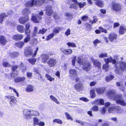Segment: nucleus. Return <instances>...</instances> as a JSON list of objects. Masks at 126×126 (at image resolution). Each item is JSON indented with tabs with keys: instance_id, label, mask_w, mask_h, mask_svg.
Segmentation results:
<instances>
[{
	"instance_id": "nucleus-50",
	"label": "nucleus",
	"mask_w": 126,
	"mask_h": 126,
	"mask_svg": "<svg viewBox=\"0 0 126 126\" xmlns=\"http://www.w3.org/2000/svg\"><path fill=\"white\" fill-rule=\"evenodd\" d=\"M53 122L56 123H57L61 124L62 123V122L61 120L59 119H55L53 120Z\"/></svg>"
},
{
	"instance_id": "nucleus-36",
	"label": "nucleus",
	"mask_w": 126,
	"mask_h": 126,
	"mask_svg": "<svg viewBox=\"0 0 126 126\" xmlns=\"http://www.w3.org/2000/svg\"><path fill=\"white\" fill-rule=\"evenodd\" d=\"M45 77L47 79L50 81H52L54 80V79L51 77L50 75L48 74H46L45 75Z\"/></svg>"
},
{
	"instance_id": "nucleus-18",
	"label": "nucleus",
	"mask_w": 126,
	"mask_h": 126,
	"mask_svg": "<svg viewBox=\"0 0 126 126\" xmlns=\"http://www.w3.org/2000/svg\"><path fill=\"white\" fill-rule=\"evenodd\" d=\"M45 1V0H36L35 1L34 5L40 6L42 5Z\"/></svg>"
},
{
	"instance_id": "nucleus-31",
	"label": "nucleus",
	"mask_w": 126,
	"mask_h": 126,
	"mask_svg": "<svg viewBox=\"0 0 126 126\" xmlns=\"http://www.w3.org/2000/svg\"><path fill=\"white\" fill-rule=\"evenodd\" d=\"M23 13L25 15H28L30 13V11L27 8H25L22 11Z\"/></svg>"
},
{
	"instance_id": "nucleus-28",
	"label": "nucleus",
	"mask_w": 126,
	"mask_h": 126,
	"mask_svg": "<svg viewBox=\"0 0 126 126\" xmlns=\"http://www.w3.org/2000/svg\"><path fill=\"white\" fill-rule=\"evenodd\" d=\"M126 31V29H125L123 26H121L120 27L119 33L120 34H123Z\"/></svg>"
},
{
	"instance_id": "nucleus-9",
	"label": "nucleus",
	"mask_w": 126,
	"mask_h": 126,
	"mask_svg": "<svg viewBox=\"0 0 126 126\" xmlns=\"http://www.w3.org/2000/svg\"><path fill=\"white\" fill-rule=\"evenodd\" d=\"M53 13L52 9V6L51 5L49 6L46 7V14L48 16H51Z\"/></svg>"
},
{
	"instance_id": "nucleus-52",
	"label": "nucleus",
	"mask_w": 126,
	"mask_h": 126,
	"mask_svg": "<svg viewBox=\"0 0 126 126\" xmlns=\"http://www.w3.org/2000/svg\"><path fill=\"white\" fill-rule=\"evenodd\" d=\"M90 96L92 98H94L95 97V94L94 90H91Z\"/></svg>"
},
{
	"instance_id": "nucleus-41",
	"label": "nucleus",
	"mask_w": 126,
	"mask_h": 126,
	"mask_svg": "<svg viewBox=\"0 0 126 126\" xmlns=\"http://www.w3.org/2000/svg\"><path fill=\"white\" fill-rule=\"evenodd\" d=\"M72 52V50L71 49H66L64 54L65 55H68L71 54Z\"/></svg>"
},
{
	"instance_id": "nucleus-27",
	"label": "nucleus",
	"mask_w": 126,
	"mask_h": 126,
	"mask_svg": "<svg viewBox=\"0 0 126 126\" xmlns=\"http://www.w3.org/2000/svg\"><path fill=\"white\" fill-rule=\"evenodd\" d=\"M34 88L31 85H28L26 89V90L28 92H31L33 91Z\"/></svg>"
},
{
	"instance_id": "nucleus-21",
	"label": "nucleus",
	"mask_w": 126,
	"mask_h": 126,
	"mask_svg": "<svg viewBox=\"0 0 126 126\" xmlns=\"http://www.w3.org/2000/svg\"><path fill=\"white\" fill-rule=\"evenodd\" d=\"M11 100L10 101V105L12 106H14L16 103V100L15 98L13 97L12 96L10 99Z\"/></svg>"
},
{
	"instance_id": "nucleus-40",
	"label": "nucleus",
	"mask_w": 126,
	"mask_h": 126,
	"mask_svg": "<svg viewBox=\"0 0 126 126\" xmlns=\"http://www.w3.org/2000/svg\"><path fill=\"white\" fill-rule=\"evenodd\" d=\"M98 56L100 58L106 57L108 56L107 54L106 53H101L99 54Z\"/></svg>"
},
{
	"instance_id": "nucleus-48",
	"label": "nucleus",
	"mask_w": 126,
	"mask_h": 126,
	"mask_svg": "<svg viewBox=\"0 0 126 126\" xmlns=\"http://www.w3.org/2000/svg\"><path fill=\"white\" fill-rule=\"evenodd\" d=\"M38 28L37 27H35L34 28V31L32 34L33 36H35L38 31Z\"/></svg>"
},
{
	"instance_id": "nucleus-29",
	"label": "nucleus",
	"mask_w": 126,
	"mask_h": 126,
	"mask_svg": "<svg viewBox=\"0 0 126 126\" xmlns=\"http://www.w3.org/2000/svg\"><path fill=\"white\" fill-rule=\"evenodd\" d=\"M95 104L97 105L101 104L103 105L104 104V101L103 99H98L95 100Z\"/></svg>"
},
{
	"instance_id": "nucleus-57",
	"label": "nucleus",
	"mask_w": 126,
	"mask_h": 126,
	"mask_svg": "<svg viewBox=\"0 0 126 126\" xmlns=\"http://www.w3.org/2000/svg\"><path fill=\"white\" fill-rule=\"evenodd\" d=\"M32 73L31 72H27V76L28 78L30 79L32 77Z\"/></svg>"
},
{
	"instance_id": "nucleus-26",
	"label": "nucleus",
	"mask_w": 126,
	"mask_h": 126,
	"mask_svg": "<svg viewBox=\"0 0 126 126\" xmlns=\"http://www.w3.org/2000/svg\"><path fill=\"white\" fill-rule=\"evenodd\" d=\"M35 1V0H31V1L28 2L25 5L27 7H31L34 5Z\"/></svg>"
},
{
	"instance_id": "nucleus-23",
	"label": "nucleus",
	"mask_w": 126,
	"mask_h": 126,
	"mask_svg": "<svg viewBox=\"0 0 126 126\" xmlns=\"http://www.w3.org/2000/svg\"><path fill=\"white\" fill-rule=\"evenodd\" d=\"M39 114V112L36 110H31V117L33 116H38Z\"/></svg>"
},
{
	"instance_id": "nucleus-32",
	"label": "nucleus",
	"mask_w": 126,
	"mask_h": 126,
	"mask_svg": "<svg viewBox=\"0 0 126 126\" xmlns=\"http://www.w3.org/2000/svg\"><path fill=\"white\" fill-rule=\"evenodd\" d=\"M24 45V43L22 42H19L18 43H15V46L16 47H19L21 48Z\"/></svg>"
},
{
	"instance_id": "nucleus-49",
	"label": "nucleus",
	"mask_w": 126,
	"mask_h": 126,
	"mask_svg": "<svg viewBox=\"0 0 126 126\" xmlns=\"http://www.w3.org/2000/svg\"><path fill=\"white\" fill-rule=\"evenodd\" d=\"M53 17L55 20H59L60 19V17L58 16L56 13H54L53 15Z\"/></svg>"
},
{
	"instance_id": "nucleus-16",
	"label": "nucleus",
	"mask_w": 126,
	"mask_h": 126,
	"mask_svg": "<svg viewBox=\"0 0 126 126\" xmlns=\"http://www.w3.org/2000/svg\"><path fill=\"white\" fill-rule=\"evenodd\" d=\"M23 36L22 34H16L13 36V39L14 40H20L22 39Z\"/></svg>"
},
{
	"instance_id": "nucleus-33",
	"label": "nucleus",
	"mask_w": 126,
	"mask_h": 126,
	"mask_svg": "<svg viewBox=\"0 0 126 126\" xmlns=\"http://www.w3.org/2000/svg\"><path fill=\"white\" fill-rule=\"evenodd\" d=\"M95 4L96 5L101 7H102L104 6L103 2L100 0H99L95 2Z\"/></svg>"
},
{
	"instance_id": "nucleus-10",
	"label": "nucleus",
	"mask_w": 126,
	"mask_h": 126,
	"mask_svg": "<svg viewBox=\"0 0 126 126\" xmlns=\"http://www.w3.org/2000/svg\"><path fill=\"white\" fill-rule=\"evenodd\" d=\"M28 16H26L25 17H20L19 19V22L21 24H24L29 20Z\"/></svg>"
},
{
	"instance_id": "nucleus-55",
	"label": "nucleus",
	"mask_w": 126,
	"mask_h": 126,
	"mask_svg": "<svg viewBox=\"0 0 126 126\" xmlns=\"http://www.w3.org/2000/svg\"><path fill=\"white\" fill-rule=\"evenodd\" d=\"M78 6L80 8H83L86 5V3L85 2L82 3L78 2Z\"/></svg>"
},
{
	"instance_id": "nucleus-44",
	"label": "nucleus",
	"mask_w": 126,
	"mask_h": 126,
	"mask_svg": "<svg viewBox=\"0 0 126 126\" xmlns=\"http://www.w3.org/2000/svg\"><path fill=\"white\" fill-rule=\"evenodd\" d=\"M65 114L66 116L67 119L68 120H70L72 121L73 120V118L68 112H65Z\"/></svg>"
},
{
	"instance_id": "nucleus-61",
	"label": "nucleus",
	"mask_w": 126,
	"mask_h": 126,
	"mask_svg": "<svg viewBox=\"0 0 126 126\" xmlns=\"http://www.w3.org/2000/svg\"><path fill=\"white\" fill-rule=\"evenodd\" d=\"M37 125L39 126H44L45 125V123L44 122L40 121L39 122Z\"/></svg>"
},
{
	"instance_id": "nucleus-5",
	"label": "nucleus",
	"mask_w": 126,
	"mask_h": 126,
	"mask_svg": "<svg viewBox=\"0 0 126 126\" xmlns=\"http://www.w3.org/2000/svg\"><path fill=\"white\" fill-rule=\"evenodd\" d=\"M38 49V48L37 47L34 53H33L32 48L30 47H27L25 50V55L26 56H32L33 57H34L36 56Z\"/></svg>"
},
{
	"instance_id": "nucleus-22",
	"label": "nucleus",
	"mask_w": 126,
	"mask_h": 126,
	"mask_svg": "<svg viewBox=\"0 0 126 126\" xmlns=\"http://www.w3.org/2000/svg\"><path fill=\"white\" fill-rule=\"evenodd\" d=\"M25 78L24 77H18L16 78H15L14 81L16 82L20 81H23L25 80Z\"/></svg>"
},
{
	"instance_id": "nucleus-30",
	"label": "nucleus",
	"mask_w": 126,
	"mask_h": 126,
	"mask_svg": "<svg viewBox=\"0 0 126 126\" xmlns=\"http://www.w3.org/2000/svg\"><path fill=\"white\" fill-rule=\"evenodd\" d=\"M33 125H37L39 122V119L36 117H34L33 118Z\"/></svg>"
},
{
	"instance_id": "nucleus-58",
	"label": "nucleus",
	"mask_w": 126,
	"mask_h": 126,
	"mask_svg": "<svg viewBox=\"0 0 126 126\" xmlns=\"http://www.w3.org/2000/svg\"><path fill=\"white\" fill-rule=\"evenodd\" d=\"M106 111V110L105 107H103L100 110V112L102 114H104Z\"/></svg>"
},
{
	"instance_id": "nucleus-4",
	"label": "nucleus",
	"mask_w": 126,
	"mask_h": 126,
	"mask_svg": "<svg viewBox=\"0 0 126 126\" xmlns=\"http://www.w3.org/2000/svg\"><path fill=\"white\" fill-rule=\"evenodd\" d=\"M104 61L106 64H104L103 66V68L106 71H107L109 70V68L108 63L110 62L114 64L116 62L117 60L116 58H115V59H113L111 57H110L106 59H105Z\"/></svg>"
},
{
	"instance_id": "nucleus-7",
	"label": "nucleus",
	"mask_w": 126,
	"mask_h": 126,
	"mask_svg": "<svg viewBox=\"0 0 126 126\" xmlns=\"http://www.w3.org/2000/svg\"><path fill=\"white\" fill-rule=\"evenodd\" d=\"M112 4V8L114 11L118 12L121 10V6L119 3H113Z\"/></svg>"
},
{
	"instance_id": "nucleus-3",
	"label": "nucleus",
	"mask_w": 126,
	"mask_h": 126,
	"mask_svg": "<svg viewBox=\"0 0 126 126\" xmlns=\"http://www.w3.org/2000/svg\"><path fill=\"white\" fill-rule=\"evenodd\" d=\"M116 69L115 71L116 73L119 74L121 73L122 71L126 70V63L120 62L118 63H117L116 65Z\"/></svg>"
},
{
	"instance_id": "nucleus-59",
	"label": "nucleus",
	"mask_w": 126,
	"mask_h": 126,
	"mask_svg": "<svg viewBox=\"0 0 126 126\" xmlns=\"http://www.w3.org/2000/svg\"><path fill=\"white\" fill-rule=\"evenodd\" d=\"M99 29L100 31L102 32H104L106 33H107V30L106 29H105L102 27H99Z\"/></svg>"
},
{
	"instance_id": "nucleus-20",
	"label": "nucleus",
	"mask_w": 126,
	"mask_h": 126,
	"mask_svg": "<svg viewBox=\"0 0 126 126\" xmlns=\"http://www.w3.org/2000/svg\"><path fill=\"white\" fill-rule=\"evenodd\" d=\"M96 90L98 94H103L105 89L103 88H98L96 89Z\"/></svg>"
},
{
	"instance_id": "nucleus-12",
	"label": "nucleus",
	"mask_w": 126,
	"mask_h": 126,
	"mask_svg": "<svg viewBox=\"0 0 126 126\" xmlns=\"http://www.w3.org/2000/svg\"><path fill=\"white\" fill-rule=\"evenodd\" d=\"M69 73L70 76L74 78L77 75V71L74 69H71L69 71Z\"/></svg>"
},
{
	"instance_id": "nucleus-62",
	"label": "nucleus",
	"mask_w": 126,
	"mask_h": 126,
	"mask_svg": "<svg viewBox=\"0 0 126 126\" xmlns=\"http://www.w3.org/2000/svg\"><path fill=\"white\" fill-rule=\"evenodd\" d=\"M70 30L69 29H68L66 32H65V34L67 36H68L70 34Z\"/></svg>"
},
{
	"instance_id": "nucleus-45",
	"label": "nucleus",
	"mask_w": 126,
	"mask_h": 126,
	"mask_svg": "<svg viewBox=\"0 0 126 126\" xmlns=\"http://www.w3.org/2000/svg\"><path fill=\"white\" fill-rule=\"evenodd\" d=\"M2 65L3 66L5 67H8L11 66V65L9 63L7 62H4L3 63Z\"/></svg>"
},
{
	"instance_id": "nucleus-34",
	"label": "nucleus",
	"mask_w": 126,
	"mask_h": 126,
	"mask_svg": "<svg viewBox=\"0 0 126 126\" xmlns=\"http://www.w3.org/2000/svg\"><path fill=\"white\" fill-rule=\"evenodd\" d=\"M8 15L6 14V13H3L0 15V23H1L3 20V18L5 16H7Z\"/></svg>"
},
{
	"instance_id": "nucleus-6",
	"label": "nucleus",
	"mask_w": 126,
	"mask_h": 126,
	"mask_svg": "<svg viewBox=\"0 0 126 126\" xmlns=\"http://www.w3.org/2000/svg\"><path fill=\"white\" fill-rule=\"evenodd\" d=\"M23 113L24 116L25 118L28 119L31 117V110L24 109L23 111Z\"/></svg>"
},
{
	"instance_id": "nucleus-37",
	"label": "nucleus",
	"mask_w": 126,
	"mask_h": 126,
	"mask_svg": "<svg viewBox=\"0 0 126 126\" xmlns=\"http://www.w3.org/2000/svg\"><path fill=\"white\" fill-rule=\"evenodd\" d=\"M29 62L31 64H33L36 62V59L35 58H31L28 59Z\"/></svg>"
},
{
	"instance_id": "nucleus-2",
	"label": "nucleus",
	"mask_w": 126,
	"mask_h": 126,
	"mask_svg": "<svg viewBox=\"0 0 126 126\" xmlns=\"http://www.w3.org/2000/svg\"><path fill=\"white\" fill-rule=\"evenodd\" d=\"M77 62L80 64L83 65V68L84 70L87 71L90 69L91 65L90 63L88 62H85L82 57H78L77 60Z\"/></svg>"
},
{
	"instance_id": "nucleus-17",
	"label": "nucleus",
	"mask_w": 126,
	"mask_h": 126,
	"mask_svg": "<svg viewBox=\"0 0 126 126\" xmlns=\"http://www.w3.org/2000/svg\"><path fill=\"white\" fill-rule=\"evenodd\" d=\"M7 42L5 37L4 36H0V43L2 45H5Z\"/></svg>"
},
{
	"instance_id": "nucleus-47",
	"label": "nucleus",
	"mask_w": 126,
	"mask_h": 126,
	"mask_svg": "<svg viewBox=\"0 0 126 126\" xmlns=\"http://www.w3.org/2000/svg\"><path fill=\"white\" fill-rule=\"evenodd\" d=\"M66 44L69 47H76L75 44L73 42H68Z\"/></svg>"
},
{
	"instance_id": "nucleus-43",
	"label": "nucleus",
	"mask_w": 126,
	"mask_h": 126,
	"mask_svg": "<svg viewBox=\"0 0 126 126\" xmlns=\"http://www.w3.org/2000/svg\"><path fill=\"white\" fill-rule=\"evenodd\" d=\"M114 78L113 76L112 75H110L108 76H107L106 78V80L107 81H109L112 79Z\"/></svg>"
},
{
	"instance_id": "nucleus-63",
	"label": "nucleus",
	"mask_w": 126,
	"mask_h": 126,
	"mask_svg": "<svg viewBox=\"0 0 126 126\" xmlns=\"http://www.w3.org/2000/svg\"><path fill=\"white\" fill-rule=\"evenodd\" d=\"M30 29H26L25 31V33L27 36H30Z\"/></svg>"
},
{
	"instance_id": "nucleus-60",
	"label": "nucleus",
	"mask_w": 126,
	"mask_h": 126,
	"mask_svg": "<svg viewBox=\"0 0 126 126\" xmlns=\"http://www.w3.org/2000/svg\"><path fill=\"white\" fill-rule=\"evenodd\" d=\"M116 85H117L118 86H120L121 87L119 88L120 89L122 90L123 91L124 90V87H123L122 85H120V83L119 82H116Z\"/></svg>"
},
{
	"instance_id": "nucleus-14",
	"label": "nucleus",
	"mask_w": 126,
	"mask_h": 126,
	"mask_svg": "<svg viewBox=\"0 0 126 126\" xmlns=\"http://www.w3.org/2000/svg\"><path fill=\"white\" fill-rule=\"evenodd\" d=\"M117 35L113 33H111L109 35V40L111 42H112L114 40L116 39Z\"/></svg>"
},
{
	"instance_id": "nucleus-42",
	"label": "nucleus",
	"mask_w": 126,
	"mask_h": 126,
	"mask_svg": "<svg viewBox=\"0 0 126 126\" xmlns=\"http://www.w3.org/2000/svg\"><path fill=\"white\" fill-rule=\"evenodd\" d=\"M114 107V110L118 111V112L120 113L122 112L123 111V110L121 109L120 106Z\"/></svg>"
},
{
	"instance_id": "nucleus-24",
	"label": "nucleus",
	"mask_w": 126,
	"mask_h": 126,
	"mask_svg": "<svg viewBox=\"0 0 126 126\" xmlns=\"http://www.w3.org/2000/svg\"><path fill=\"white\" fill-rule=\"evenodd\" d=\"M93 63L94 66L98 69L100 68V63L99 61L96 60H95L93 61Z\"/></svg>"
},
{
	"instance_id": "nucleus-56",
	"label": "nucleus",
	"mask_w": 126,
	"mask_h": 126,
	"mask_svg": "<svg viewBox=\"0 0 126 126\" xmlns=\"http://www.w3.org/2000/svg\"><path fill=\"white\" fill-rule=\"evenodd\" d=\"M114 105L110 107L108 111L109 113H111V112L114 110Z\"/></svg>"
},
{
	"instance_id": "nucleus-64",
	"label": "nucleus",
	"mask_w": 126,
	"mask_h": 126,
	"mask_svg": "<svg viewBox=\"0 0 126 126\" xmlns=\"http://www.w3.org/2000/svg\"><path fill=\"white\" fill-rule=\"evenodd\" d=\"M88 19V17L87 16H82V19L83 21H86Z\"/></svg>"
},
{
	"instance_id": "nucleus-53",
	"label": "nucleus",
	"mask_w": 126,
	"mask_h": 126,
	"mask_svg": "<svg viewBox=\"0 0 126 126\" xmlns=\"http://www.w3.org/2000/svg\"><path fill=\"white\" fill-rule=\"evenodd\" d=\"M31 44L33 45H35L38 43L37 40L36 39H32L31 41Z\"/></svg>"
},
{
	"instance_id": "nucleus-19",
	"label": "nucleus",
	"mask_w": 126,
	"mask_h": 126,
	"mask_svg": "<svg viewBox=\"0 0 126 126\" xmlns=\"http://www.w3.org/2000/svg\"><path fill=\"white\" fill-rule=\"evenodd\" d=\"M42 58V61L43 62L45 63L46 62L49 58L48 55L44 54L41 56Z\"/></svg>"
},
{
	"instance_id": "nucleus-1",
	"label": "nucleus",
	"mask_w": 126,
	"mask_h": 126,
	"mask_svg": "<svg viewBox=\"0 0 126 126\" xmlns=\"http://www.w3.org/2000/svg\"><path fill=\"white\" fill-rule=\"evenodd\" d=\"M108 93L109 97L116 100L117 103L123 106L126 105V103L123 99L122 95H116L114 90L110 91L108 92Z\"/></svg>"
},
{
	"instance_id": "nucleus-38",
	"label": "nucleus",
	"mask_w": 126,
	"mask_h": 126,
	"mask_svg": "<svg viewBox=\"0 0 126 126\" xmlns=\"http://www.w3.org/2000/svg\"><path fill=\"white\" fill-rule=\"evenodd\" d=\"M47 31V30L46 29H45L43 28L42 29L40 30L39 32H38L37 34H44Z\"/></svg>"
},
{
	"instance_id": "nucleus-35",
	"label": "nucleus",
	"mask_w": 126,
	"mask_h": 126,
	"mask_svg": "<svg viewBox=\"0 0 126 126\" xmlns=\"http://www.w3.org/2000/svg\"><path fill=\"white\" fill-rule=\"evenodd\" d=\"M50 98L52 101L58 104H60V102L58 101L56 98L54 97L53 95H51L50 96Z\"/></svg>"
},
{
	"instance_id": "nucleus-46",
	"label": "nucleus",
	"mask_w": 126,
	"mask_h": 126,
	"mask_svg": "<svg viewBox=\"0 0 126 126\" xmlns=\"http://www.w3.org/2000/svg\"><path fill=\"white\" fill-rule=\"evenodd\" d=\"M54 33L51 34H49L47 37V38L46 39V40L48 41L52 38L54 37Z\"/></svg>"
},
{
	"instance_id": "nucleus-25",
	"label": "nucleus",
	"mask_w": 126,
	"mask_h": 126,
	"mask_svg": "<svg viewBox=\"0 0 126 126\" xmlns=\"http://www.w3.org/2000/svg\"><path fill=\"white\" fill-rule=\"evenodd\" d=\"M17 30L20 33H23L24 31V27L22 25H18L17 27Z\"/></svg>"
},
{
	"instance_id": "nucleus-15",
	"label": "nucleus",
	"mask_w": 126,
	"mask_h": 126,
	"mask_svg": "<svg viewBox=\"0 0 126 126\" xmlns=\"http://www.w3.org/2000/svg\"><path fill=\"white\" fill-rule=\"evenodd\" d=\"M83 85L81 83H79L75 85V89L77 91H79L81 90L83 88Z\"/></svg>"
},
{
	"instance_id": "nucleus-39",
	"label": "nucleus",
	"mask_w": 126,
	"mask_h": 126,
	"mask_svg": "<svg viewBox=\"0 0 126 126\" xmlns=\"http://www.w3.org/2000/svg\"><path fill=\"white\" fill-rule=\"evenodd\" d=\"M62 30V28L60 27H58L54 28L53 32L55 33H57L59 32V31Z\"/></svg>"
},
{
	"instance_id": "nucleus-54",
	"label": "nucleus",
	"mask_w": 126,
	"mask_h": 126,
	"mask_svg": "<svg viewBox=\"0 0 126 126\" xmlns=\"http://www.w3.org/2000/svg\"><path fill=\"white\" fill-rule=\"evenodd\" d=\"M91 110L94 111H97L98 110V107L95 105L92 108Z\"/></svg>"
},
{
	"instance_id": "nucleus-13",
	"label": "nucleus",
	"mask_w": 126,
	"mask_h": 126,
	"mask_svg": "<svg viewBox=\"0 0 126 126\" xmlns=\"http://www.w3.org/2000/svg\"><path fill=\"white\" fill-rule=\"evenodd\" d=\"M42 18V17L40 16H32V20L35 23H38L39 22V20L41 19Z\"/></svg>"
},
{
	"instance_id": "nucleus-51",
	"label": "nucleus",
	"mask_w": 126,
	"mask_h": 126,
	"mask_svg": "<svg viewBox=\"0 0 126 126\" xmlns=\"http://www.w3.org/2000/svg\"><path fill=\"white\" fill-rule=\"evenodd\" d=\"M31 39V38L30 36H27V37L24 39V42L25 43H27Z\"/></svg>"
},
{
	"instance_id": "nucleus-11",
	"label": "nucleus",
	"mask_w": 126,
	"mask_h": 126,
	"mask_svg": "<svg viewBox=\"0 0 126 126\" xmlns=\"http://www.w3.org/2000/svg\"><path fill=\"white\" fill-rule=\"evenodd\" d=\"M73 1L72 4L70 5V8L77 9L78 7V2L77 0H72Z\"/></svg>"
},
{
	"instance_id": "nucleus-8",
	"label": "nucleus",
	"mask_w": 126,
	"mask_h": 126,
	"mask_svg": "<svg viewBox=\"0 0 126 126\" xmlns=\"http://www.w3.org/2000/svg\"><path fill=\"white\" fill-rule=\"evenodd\" d=\"M56 63V59L51 58L47 61V63L50 67H52L55 65Z\"/></svg>"
}]
</instances>
